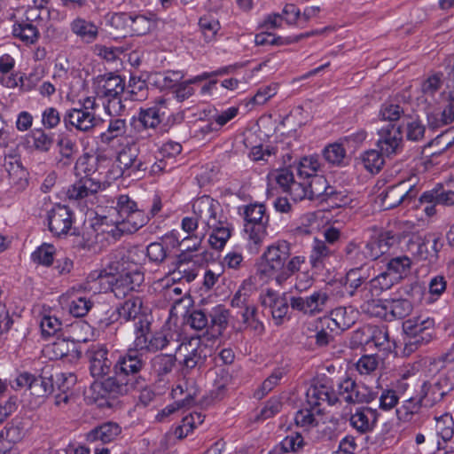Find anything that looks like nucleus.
Returning a JSON list of instances; mask_svg holds the SVG:
<instances>
[{
	"label": "nucleus",
	"instance_id": "69168bd1",
	"mask_svg": "<svg viewBox=\"0 0 454 454\" xmlns=\"http://www.w3.org/2000/svg\"><path fill=\"white\" fill-rule=\"evenodd\" d=\"M368 283L374 290V293L380 296L383 292L391 289L397 282L395 278H392L387 271H384L368 281Z\"/></svg>",
	"mask_w": 454,
	"mask_h": 454
},
{
	"label": "nucleus",
	"instance_id": "5fc2aeb1",
	"mask_svg": "<svg viewBox=\"0 0 454 454\" xmlns=\"http://www.w3.org/2000/svg\"><path fill=\"white\" fill-rule=\"evenodd\" d=\"M384 156L380 150H368L361 156L364 167L371 173H377L384 164Z\"/></svg>",
	"mask_w": 454,
	"mask_h": 454
},
{
	"label": "nucleus",
	"instance_id": "1a4fd4ad",
	"mask_svg": "<svg viewBox=\"0 0 454 454\" xmlns=\"http://www.w3.org/2000/svg\"><path fill=\"white\" fill-rule=\"evenodd\" d=\"M150 322L140 319L135 323L136 338L134 347L142 349L143 352H156L166 348L172 341L173 334L168 331L156 332L148 337L150 333Z\"/></svg>",
	"mask_w": 454,
	"mask_h": 454
},
{
	"label": "nucleus",
	"instance_id": "412c9836",
	"mask_svg": "<svg viewBox=\"0 0 454 454\" xmlns=\"http://www.w3.org/2000/svg\"><path fill=\"white\" fill-rule=\"evenodd\" d=\"M356 318V312L352 308L338 307L332 310L330 317L320 319V324L331 332H343L355 324Z\"/></svg>",
	"mask_w": 454,
	"mask_h": 454
},
{
	"label": "nucleus",
	"instance_id": "0eeeda50",
	"mask_svg": "<svg viewBox=\"0 0 454 454\" xmlns=\"http://www.w3.org/2000/svg\"><path fill=\"white\" fill-rule=\"evenodd\" d=\"M434 321L432 318L408 320L403 323L404 338L403 355L410 356L422 345L428 343L434 333Z\"/></svg>",
	"mask_w": 454,
	"mask_h": 454
},
{
	"label": "nucleus",
	"instance_id": "052dcab7",
	"mask_svg": "<svg viewBox=\"0 0 454 454\" xmlns=\"http://www.w3.org/2000/svg\"><path fill=\"white\" fill-rule=\"evenodd\" d=\"M320 169V163L317 156L303 157L298 165V176L309 179Z\"/></svg>",
	"mask_w": 454,
	"mask_h": 454
},
{
	"label": "nucleus",
	"instance_id": "bf43d9fd",
	"mask_svg": "<svg viewBox=\"0 0 454 454\" xmlns=\"http://www.w3.org/2000/svg\"><path fill=\"white\" fill-rule=\"evenodd\" d=\"M33 146L41 153H48L54 145V135L39 129L33 132Z\"/></svg>",
	"mask_w": 454,
	"mask_h": 454
},
{
	"label": "nucleus",
	"instance_id": "4c0bfd02",
	"mask_svg": "<svg viewBox=\"0 0 454 454\" xmlns=\"http://www.w3.org/2000/svg\"><path fill=\"white\" fill-rule=\"evenodd\" d=\"M12 35L27 45L35 43L40 36L37 27L28 20L16 21L12 26Z\"/></svg>",
	"mask_w": 454,
	"mask_h": 454
},
{
	"label": "nucleus",
	"instance_id": "f8f14e48",
	"mask_svg": "<svg viewBox=\"0 0 454 454\" xmlns=\"http://www.w3.org/2000/svg\"><path fill=\"white\" fill-rule=\"evenodd\" d=\"M116 161L118 170L115 177L140 179L148 168V165L138 158V148L134 142L127 144L118 153Z\"/></svg>",
	"mask_w": 454,
	"mask_h": 454
},
{
	"label": "nucleus",
	"instance_id": "de8ad7c7",
	"mask_svg": "<svg viewBox=\"0 0 454 454\" xmlns=\"http://www.w3.org/2000/svg\"><path fill=\"white\" fill-rule=\"evenodd\" d=\"M242 210L246 223H269V216L265 214V207L262 204H249L239 207Z\"/></svg>",
	"mask_w": 454,
	"mask_h": 454
},
{
	"label": "nucleus",
	"instance_id": "dca6fc26",
	"mask_svg": "<svg viewBox=\"0 0 454 454\" xmlns=\"http://www.w3.org/2000/svg\"><path fill=\"white\" fill-rule=\"evenodd\" d=\"M376 145L382 154L391 157L403 149V132L399 126L387 124L378 131Z\"/></svg>",
	"mask_w": 454,
	"mask_h": 454
},
{
	"label": "nucleus",
	"instance_id": "6ab92c4d",
	"mask_svg": "<svg viewBox=\"0 0 454 454\" xmlns=\"http://www.w3.org/2000/svg\"><path fill=\"white\" fill-rule=\"evenodd\" d=\"M260 301L263 308L270 309L276 325L282 324L288 312L290 304V301H288L286 295L279 294L274 290L267 289L265 293L261 294Z\"/></svg>",
	"mask_w": 454,
	"mask_h": 454
},
{
	"label": "nucleus",
	"instance_id": "2eb2a0df",
	"mask_svg": "<svg viewBox=\"0 0 454 454\" xmlns=\"http://www.w3.org/2000/svg\"><path fill=\"white\" fill-rule=\"evenodd\" d=\"M144 366L143 350L134 347L119 357L114 369L120 371L129 379L133 378L137 381L136 385L142 387L145 385V379L139 376V372Z\"/></svg>",
	"mask_w": 454,
	"mask_h": 454
},
{
	"label": "nucleus",
	"instance_id": "3c124183",
	"mask_svg": "<svg viewBox=\"0 0 454 454\" xmlns=\"http://www.w3.org/2000/svg\"><path fill=\"white\" fill-rule=\"evenodd\" d=\"M254 292L253 284L249 280L243 281L231 301V307L241 309L248 306L252 303L251 296Z\"/></svg>",
	"mask_w": 454,
	"mask_h": 454
},
{
	"label": "nucleus",
	"instance_id": "4d7b16f0",
	"mask_svg": "<svg viewBox=\"0 0 454 454\" xmlns=\"http://www.w3.org/2000/svg\"><path fill=\"white\" fill-rule=\"evenodd\" d=\"M307 442L301 434L293 432L286 435L280 442V447L284 452L298 453L304 450Z\"/></svg>",
	"mask_w": 454,
	"mask_h": 454
},
{
	"label": "nucleus",
	"instance_id": "a18cd8bd",
	"mask_svg": "<svg viewBox=\"0 0 454 454\" xmlns=\"http://www.w3.org/2000/svg\"><path fill=\"white\" fill-rule=\"evenodd\" d=\"M127 124L124 119H111L106 131L99 136L100 142L104 145H111L114 139L126 134Z\"/></svg>",
	"mask_w": 454,
	"mask_h": 454
},
{
	"label": "nucleus",
	"instance_id": "0e129e2a",
	"mask_svg": "<svg viewBox=\"0 0 454 454\" xmlns=\"http://www.w3.org/2000/svg\"><path fill=\"white\" fill-rule=\"evenodd\" d=\"M442 85L441 75L434 74L423 81L421 83V93L425 101L434 100L435 94L440 90Z\"/></svg>",
	"mask_w": 454,
	"mask_h": 454
},
{
	"label": "nucleus",
	"instance_id": "f3484780",
	"mask_svg": "<svg viewBox=\"0 0 454 454\" xmlns=\"http://www.w3.org/2000/svg\"><path fill=\"white\" fill-rule=\"evenodd\" d=\"M19 387H27L31 395L43 397L55 391V381L52 376H35L28 372L20 373L15 380Z\"/></svg>",
	"mask_w": 454,
	"mask_h": 454
},
{
	"label": "nucleus",
	"instance_id": "8fccbe9b",
	"mask_svg": "<svg viewBox=\"0 0 454 454\" xmlns=\"http://www.w3.org/2000/svg\"><path fill=\"white\" fill-rule=\"evenodd\" d=\"M156 23L152 17L145 15H131L129 21V34L136 35H144L149 33Z\"/></svg>",
	"mask_w": 454,
	"mask_h": 454
},
{
	"label": "nucleus",
	"instance_id": "f704fd0d",
	"mask_svg": "<svg viewBox=\"0 0 454 454\" xmlns=\"http://www.w3.org/2000/svg\"><path fill=\"white\" fill-rule=\"evenodd\" d=\"M59 155L56 157V166L59 168L69 167L77 153L75 142L67 137H61L57 141Z\"/></svg>",
	"mask_w": 454,
	"mask_h": 454
},
{
	"label": "nucleus",
	"instance_id": "f257e3e1",
	"mask_svg": "<svg viewBox=\"0 0 454 454\" xmlns=\"http://www.w3.org/2000/svg\"><path fill=\"white\" fill-rule=\"evenodd\" d=\"M192 212L205 228L212 230L208 242L215 249H222L231 238L232 226L228 223L221 204L204 195L193 201Z\"/></svg>",
	"mask_w": 454,
	"mask_h": 454
},
{
	"label": "nucleus",
	"instance_id": "cd10ccee",
	"mask_svg": "<svg viewBox=\"0 0 454 454\" xmlns=\"http://www.w3.org/2000/svg\"><path fill=\"white\" fill-rule=\"evenodd\" d=\"M176 362V356L168 354H159L152 359V372L156 377L158 383L169 381Z\"/></svg>",
	"mask_w": 454,
	"mask_h": 454
},
{
	"label": "nucleus",
	"instance_id": "9d476101",
	"mask_svg": "<svg viewBox=\"0 0 454 454\" xmlns=\"http://www.w3.org/2000/svg\"><path fill=\"white\" fill-rule=\"evenodd\" d=\"M443 247L442 235L436 232H427L421 235H412L407 242V249L420 260L434 263Z\"/></svg>",
	"mask_w": 454,
	"mask_h": 454
},
{
	"label": "nucleus",
	"instance_id": "603ef678",
	"mask_svg": "<svg viewBox=\"0 0 454 454\" xmlns=\"http://www.w3.org/2000/svg\"><path fill=\"white\" fill-rule=\"evenodd\" d=\"M320 413L321 409H314L309 406L301 409L295 413L294 422L298 427H304L305 429H310L318 425L316 414Z\"/></svg>",
	"mask_w": 454,
	"mask_h": 454
},
{
	"label": "nucleus",
	"instance_id": "c9c22d12",
	"mask_svg": "<svg viewBox=\"0 0 454 454\" xmlns=\"http://www.w3.org/2000/svg\"><path fill=\"white\" fill-rule=\"evenodd\" d=\"M148 221V216L137 208L121 220L116 219L114 223L121 233H133L143 227Z\"/></svg>",
	"mask_w": 454,
	"mask_h": 454
},
{
	"label": "nucleus",
	"instance_id": "7c9ffc66",
	"mask_svg": "<svg viewBox=\"0 0 454 454\" xmlns=\"http://www.w3.org/2000/svg\"><path fill=\"white\" fill-rule=\"evenodd\" d=\"M71 32L79 37L82 42L91 43L98 36V27L91 20L81 16L75 17L69 24Z\"/></svg>",
	"mask_w": 454,
	"mask_h": 454
},
{
	"label": "nucleus",
	"instance_id": "774afa93",
	"mask_svg": "<svg viewBox=\"0 0 454 454\" xmlns=\"http://www.w3.org/2000/svg\"><path fill=\"white\" fill-rule=\"evenodd\" d=\"M429 125L435 129L443 125H448L454 121V110L449 105L444 109L437 114H429L427 115Z\"/></svg>",
	"mask_w": 454,
	"mask_h": 454
},
{
	"label": "nucleus",
	"instance_id": "338daca9",
	"mask_svg": "<svg viewBox=\"0 0 454 454\" xmlns=\"http://www.w3.org/2000/svg\"><path fill=\"white\" fill-rule=\"evenodd\" d=\"M96 160L85 153L78 158L75 162L74 170L77 176L83 175V176L95 177L96 174Z\"/></svg>",
	"mask_w": 454,
	"mask_h": 454
},
{
	"label": "nucleus",
	"instance_id": "49530a36",
	"mask_svg": "<svg viewBox=\"0 0 454 454\" xmlns=\"http://www.w3.org/2000/svg\"><path fill=\"white\" fill-rule=\"evenodd\" d=\"M422 406L424 403L420 397L419 399L411 397L396 409V416L401 421L410 422L415 415L419 413Z\"/></svg>",
	"mask_w": 454,
	"mask_h": 454
},
{
	"label": "nucleus",
	"instance_id": "473e14b6",
	"mask_svg": "<svg viewBox=\"0 0 454 454\" xmlns=\"http://www.w3.org/2000/svg\"><path fill=\"white\" fill-rule=\"evenodd\" d=\"M184 394V389L183 385L179 384L173 388L172 396L176 399L175 403L162 409L156 416V419L159 421H162L164 418L173 414L177 410L191 407L194 403L193 395L192 393H187L184 398H181Z\"/></svg>",
	"mask_w": 454,
	"mask_h": 454
},
{
	"label": "nucleus",
	"instance_id": "c756f323",
	"mask_svg": "<svg viewBox=\"0 0 454 454\" xmlns=\"http://www.w3.org/2000/svg\"><path fill=\"white\" fill-rule=\"evenodd\" d=\"M76 383V376L73 373L56 374L55 385L58 393L54 395V404L62 407L67 404L72 396V388Z\"/></svg>",
	"mask_w": 454,
	"mask_h": 454
},
{
	"label": "nucleus",
	"instance_id": "c85d7f7f",
	"mask_svg": "<svg viewBox=\"0 0 454 454\" xmlns=\"http://www.w3.org/2000/svg\"><path fill=\"white\" fill-rule=\"evenodd\" d=\"M363 390L364 387H359L352 379L346 378L338 385L339 401L342 400L348 403H358L368 402V399Z\"/></svg>",
	"mask_w": 454,
	"mask_h": 454
},
{
	"label": "nucleus",
	"instance_id": "6e6552de",
	"mask_svg": "<svg viewBox=\"0 0 454 454\" xmlns=\"http://www.w3.org/2000/svg\"><path fill=\"white\" fill-rule=\"evenodd\" d=\"M113 375H108L101 381H95L91 385L93 390L100 389L98 395L102 398H118L129 394L131 391L140 388L136 385V380L129 379L120 371L114 369Z\"/></svg>",
	"mask_w": 454,
	"mask_h": 454
},
{
	"label": "nucleus",
	"instance_id": "79ce46f5",
	"mask_svg": "<svg viewBox=\"0 0 454 454\" xmlns=\"http://www.w3.org/2000/svg\"><path fill=\"white\" fill-rule=\"evenodd\" d=\"M370 277L369 270H359L358 268H350L346 273V291L352 297Z\"/></svg>",
	"mask_w": 454,
	"mask_h": 454
},
{
	"label": "nucleus",
	"instance_id": "20e7f679",
	"mask_svg": "<svg viewBox=\"0 0 454 454\" xmlns=\"http://www.w3.org/2000/svg\"><path fill=\"white\" fill-rule=\"evenodd\" d=\"M90 278L98 279L101 284H107L118 299L125 298L129 293L136 291L144 281V274L137 270L119 275H114L106 270L96 271L90 275Z\"/></svg>",
	"mask_w": 454,
	"mask_h": 454
},
{
	"label": "nucleus",
	"instance_id": "5701e85b",
	"mask_svg": "<svg viewBox=\"0 0 454 454\" xmlns=\"http://www.w3.org/2000/svg\"><path fill=\"white\" fill-rule=\"evenodd\" d=\"M306 402L308 406L314 409H320L319 406L322 403L333 405L339 402V397L330 386L317 382L307 389Z\"/></svg>",
	"mask_w": 454,
	"mask_h": 454
},
{
	"label": "nucleus",
	"instance_id": "680f3d73",
	"mask_svg": "<svg viewBox=\"0 0 454 454\" xmlns=\"http://www.w3.org/2000/svg\"><path fill=\"white\" fill-rule=\"evenodd\" d=\"M54 247L51 244L43 243L32 253L31 258L35 263L50 266L54 260Z\"/></svg>",
	"mask_w": 454,
	"mask_h": 454
},
{
	"label": "nucleus",
	"instance_id": "b1692460",
	"mask_svg": "<svg viewBox=\"0 0 454 454\" xmlns=\"http://www.w3.org/2000/svg\"><path fill=\"white\" fill-rule=\"evenodd\" d=\"M105 188V184L97 177L82 176L69 186L67 196L69 200H79L97 193Z\"/></svg>",
	"mask_w": 454,
	"mask_h": 454
},
{
	"label": "nucleus",
	"instance_id": "37998d69",
	"mask_svg": "<svg viewBox=\"0 0 454 454\" xmlns=\"http://www.w3.org/2000/svg\"><path fill=\"white\" fill-rule=\"evenodd\" d=\"M437 196L436 189L427 191L419 199L414 198L409 207L421 209L427 216H433L436 214Z\"/></svg>",
	"mask_w": 454,
	"mask_h": 454
},
{
	"label": "nucleus",
	"instance_id": "a19ab883",
	"mask_svg": "<svg viewBox=\"0 0 454 454\" xmlns=\"http://www.w3.org/2000/svg\"><path fill=\"white\" fill-rule=\"evenodd\" d=\"M333 251L325 241L315 239L309 254V263L312 269L323 270L325 262L332 255Z\"/></svg>",
	"mask_w": 454,
	"mask_h": 454
},
{
	"label": "nucleus",
	"instance_id": "a878e982",
	"mask_svg": "<svg viewBox=\"0 0 454 454\" xmlns=\"http://www.w3.org/2000/svg\"><path fill=\"white\" fill-rule=\"evenodd\" d=\"M121 433V428L117 423L106 422L89 431L86 434V441L92 444H106L114 442Z\"/></svg>",
	"mask_w": 454,
	"mask_h": 454
},
{
	"label": "nucleus",
	"instance_id": "c03bdc74",
	"mask_svg": "<svg viewBox=\"0 0 454 454\" xmlns=\"http://www.w3.org/2000/svg\"><path fill=\"white\" fill-rule=\"evenodd\" d=\"M148 97V87L145 81L131 76L127 90H124L125 100L144 101Z\"/></svg>",
	"mask_w": 454,
	"mask_h": 454
},
{
	"label": "nucleus",
	"instance_id": "58836bf2",
	"mask_svg": "<svg viewBox=\"0 0 454 454\" xmlns=\"http://www.w3.org/2000/svg\"><path fill=\"white\" fill-rule=\"evenodd\" d=\"M364 333L363 332H356L353 338L357 340L360 344L369 343L372 341L374 345L384 350H390L392 348V345L389 340V333L387 328L385 327H374L372 329V333L370 336H367L366 339H363Z\"/></svg>",
	"mask_w": 454,
	"mask_h": 454
},
{
	"label": "nucleus",
	"instance_id": "6e6d98bb",
	"mask_svg": "<svg viewBox=\"0 0 454 454\" xmlns=\"http://www.w3.org/2000/svg\"><path fill=\"white\" fill-rule=\"evenodd\" d=\"M210 326L216 328L215 332L217 335H221L223 331L227 327L229 311L223 306H216L212 309L209 314Z\"/></svg>",
	"mask_w": 454,
	"mask_h": 454
},
{
	"label": "nucleus",
	"instance_id": "9b49d317",
	"mask_svg": "<svg viewBox=\"0 0 454 454\" xmlns=\"http://www.w3.org/2000/svg\"><path fill=\"white\" fill-rule=\"evenodd\" d=\"M418 194L419 189L416 185L411 184L407 181H402L388 186L379 195V199L381 208L389 210L397 206L409 207Z\"/></svg>",
	"mask_w": 454,
	"mask_h": 454
},
{
	"label": "nucleus",
	"instance_id": "09e8293b",
	"mask_svg": "<svg viewBox=\"0 0 454 454\" xmlns=\"http://www.w3.org/2000/svg\"><path fill=\"white\" fill-rule=\"evenodd\" d=\"M411 261L406 256H397L391 259L387 265L386 271L392 276V278H396V282L398 283L404 276L407 275L411 269Z\"/></svg>",
	"mask_w": 454,
	"mask_h": 454
},
{
	"label": "nucleus",
	"instance_id": "4be33fe9",
	"mask_svg": "<svg viewBox=\"0 0 454 454\" xmlns=\"http://www.w3.org/2000/svg\"><path fill=\"white\" fill-rule=\"evenodd\" d=\"M352 297L356 302L359 303V307L364 313L375 317L381 316L383 300L377 299L379 296L368 282Z\"/></svg>",
	"mask_w": 454,
	"mask_h": 454
},
{
	"label": "nucleus",
	"instance_id": "aec40b11",
	"mask_svg": "<svg viewBox=\"0 0 454 454\" xmlns=\"http://www.w3.org/2000/svg\"><path fill=\"white\" fill-rule=\"evenodd\" d=\"M452 384L445 376H440L434 382H424L421 387L420 398L425 407H432L441 402L442 398L451 390Z\"/></svg>",
	"mask_w": 454,
	"mask_h": 454
},
{
	"label": "nucleus",
	"instance_id": "72a5a7b5",
	"mask_svg": "<svg viewBox=\"0 0 454 454\" xmlns=\"http://www.w3.org/2000/svg\"><path fill=\"white\" fill-rule=\"evenodd\" d=\"M343 259L351 268L359 270H370L367 265L369 261L364 247L355 241H349L343 249Z\"/></svg>",
	"mask_w": 454,
	"mask_h": 454
},
{
	"label": "nucleus",
	"instance_id": "864d4df0",
	"mask_svg": "<svg viewBox=\"0 0 454 454\" xmlns=\"http://www.w3.org/2000/svg\"><path fill=\"white\" fill-rule=\"evenodd\" d=\"M204 420V416L200 412H192L183 418L182 423L175 430L176 437L182 439L186 437L194 427L200 425Z\"/></svg>",
	"mask_w": 454,
	"mask_h": 454
},
{
	"label": "nucleus",
	"instance_id": "4468645a",
	"mask_svg": "<svg viewBox=\"0 0 454 454\" xmlns=\"http://www.w3.org/2000/svg\"><path fill=\"white\" fill-rule=\"evenodd\" d=\"M86 356L89 361L90 373L96 381L103 380L114 370V364L105 344H92L88 348Z\"/></svg>",
	"mask_w": 454,
	"mask_h": 454
},
{
	"label": "nucleus",
	"instance_id": "f03ea898",
	"mask_svg": "<svg viewBox=\"0 0 454 454\" xmlns=\"http://www.w3.org/2000/svg\"><path fill=\"white\" fill-rule=\"evenodd\" d=\"M291 245L286 240H278L269 246L263 253L265 260L262 271L274 276L278 285H283L291 276L298 272L305 262V257L295 255L290 258Z\"/></svg>",
	"mask_w": 454,
	"mask_h": 454
},
{
	"label": "nucleus",
	"instance_id": "393cba45",
	"mask_svg": "<svg viewBox=\"0 0 454 454\" xmlns=\"http://www.w3.org/2000/svg\"><path fill=\"white\" fill-rule=\"evenodd\" d=\"M381 316L377 317L386 321L403 319L408 317L412 309V303L407 299H386L382 301Z\"/></svg>",
	"mask_w": 454,
	"mask_h": 454
},
{
	"label": "nucleus",
	"instance_id": "423d86ee",
	"mask_svg": "<svg viewBox=\"0 0 454 454\" xmlns=\"http://www.w3.org/2000/svg\"><path fill=\"white\" fill-rule=\"evenodd\" d=\"M205 338L194 336L178 345L176 349L184 356L181 362L184 373H188L197 367L201 368L207 356H211L212 348L205 342Z\"/></svg>",
	"mask_w": 454,
	"mask_h": 454
},
{
	"label": "nucleus",
	"instance_id": "ddd939ff",
	"mask_svg": "<svg viewBox=\"0 0 454 454\" xmlns=\"http://www.w3.org/2000/svg\"><path fill=\"white\" fill-rule=\"evenodd\" d=\"M331 301L329 293L325 289H318L306 296H292L290 307L304 316L315 317L324 313Z\"/></svg>",
	"mask_w": 454,
	"mask_h": 454
},
{
	"label": "nucleus",
	"instance_id": "ea45409f",
	"mask_svg": "<svg viewBox=\"0 0 454 454\" xmlns=\"http://www.w3.org/2000/svg\"><path fill=\"white\" fill-rule=\"evenodd\" d=\"M165 102L161 101L158 106L141 110L139 113V122L146 132L148 128H156L163 120L165 115Z\"/></svg>",
	"mask_w": 454,
	"mask_h": 454
},
{
	"label": "nucleus",
	"instance_id": "bb28decb",
	"mask_svg": "<svg viewBox=\"0 0 454 454\" xmlns=\"http://www.w3.org/2000/svg\"><path fill=\"white\" fill-rule=\"evenodd\" d=\"M377 421V411L369 407L356 408L349 418L350 426L360 434L372 430Z\"/></svg>",
	"mask_w": 454,
	"mask_h": 454
},
{
	"label": "nucleus",
	"instance_id": "a211bd4d",
	"mask_svg": "<svg viewBox=\"0 0 454 454\" xmlns=\"http://www.w3.org/2000/svg\"><path fill=\"white\" fill-rule=\"evenodd\" d=\"M50 231L58 237L67 235L73 224V213L64 205H55L47 213Z\"/></svg>",
	"mask_w": 454,
	"mask_h": 454
},
{
	"label": "nucleus",
	"instance_id": "39448f33",
	"mask_svg": "<svg viewBox=\"0 0 454 454\" xmlns=\"http://www.w3.org/2000/svg\"><path fill=\"white\" fill-rule=\"evenodd\" d=\"M337 195L334 187L330 186L324 176L314 175L310 178L294 184L291 187V197L294 200H333Z\"/></svg>",
	"mask_w": 454,
	"mask_h": 454
},
{
	"label": "nucleus",
	"instance_id": "e2e57ef3",
	"mask_svg": "<svg viewBox=\"0 0 454 454\" xmlns=\"http://www.w3.org/2000/svg\"><path fill=\"white\" fill-rule=\"evenodd\" d=\"M92 305L90 299L82 296H74L67 304L69 313L76 317L86 316Z\"/></svg>",
	"mask_w": 454,
	"mask_h": 454
},
{
	"label": "nucleus",
	"instance_id": "13d9d810",
	"mask_svg": "<svg viewBox=\"0 0 454 454\" xmlns=\"http://www.w3.org/2000/svg\"><path fill=\"white\" fill-rule=\"evenodd\" d=\"M199 26L207 43L213 41L221 28L219 21L212 16L201 17Z\"/></svg>",
	"mask_w": 454,
	"mask_h": 454
},
{
	"label": "nucleus",
	"instance_id": "e433bc0d",
	"mask_svg": "<svg viewBox=\"0 0 454 454\" xmlns=\"http://www.w3.org/2000/svg\"><path fill=\"white\" fill-rule=\"evenodd\" d=\"M143 301L139 296H131L117 308L118 315L125 321L140 319L147 320L143 314Z\"/></svg>",
	"mask_w": 454,
	"mask_h": 454
},
{
	"label": "nucleus",
	"instance_id": "2f4dec72",
	"mask_svg": "<svg viewBox=\"0 0 454 454\" xmlns=\"http://www.w3.org/2000/svg\"><path fill=\"white\" fill-rule=\"evenodd\" d=\"M125 82L120 75H110L103 80V84L99 87L98 94L108 99L109 105L121 104L120 96L124 93Z\"/></svg>",
	"mask_w": 454,
	"mask_h": 454
},
{
	"label": "nucleus",
	"instance_id": "7ed1b4c3",
	"mask_svg": "<svg viewBox=\"0 0 454 454\" xmlns=\"http://www.w3.org/2000/svg\"><path fill=\"white\" fill-rule=\"evenodd\" d=\"M97 105L92 98L79 102L78 106L67 109L63 115V123L69 131L74 129L82 133L91 132L98 124L95 108Z\"/></svg>",
	"mask_w": 454,
	"mask_h": 454
}]
</instances>
